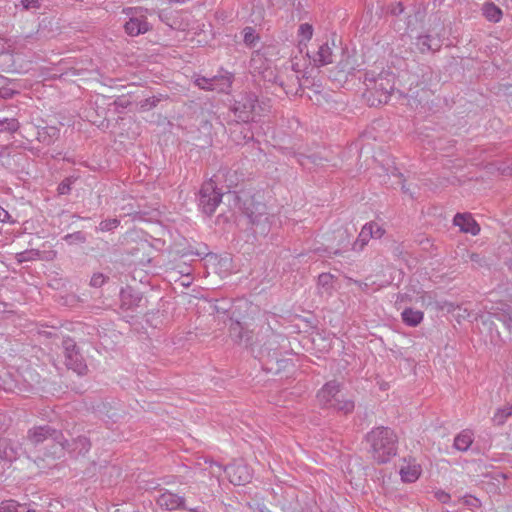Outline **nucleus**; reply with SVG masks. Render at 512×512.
<instances>
[{
	"mask_svg": "<svg viewBox=\"0 0 512 512\" xmlns=\"http://www.w3.org/2000/svg\"><path fill=\"white\" fill-rule=\"evenodd\" d=\"M366 440L370 446L369 451L377 463H387L396 455L397 436L392 429L377 427L367 434Z\"/></svg>",
	"mask_w": 512,
	"mask_h": 512,
	"instance_id": "f257e3e1",
	"label": "nucleus"
},
{
	"mask_svg": "<svg viewBox=\"0 0 512 512\" xmlns=\"http://www.w3.org/2000/svg\"><path fill=\"white\" fill-rule=\"evenodd\" d=\"M365 97L371 106L386 104L394 91L395 75L390 71H381L375 74L372 71L365 73Z\"/></svg>",
	"mask_w": 512,
	"mask_h": 512,
	"instance_id": "f03ea898",
	"label": "nucleus"
},
{
	"mask_svg": "<svg viewBox=\"0 0 512 512\" xmlns=\"http://www.w3.org/2000/svg\"><path fill=\"white\" fill-rule=\"evenodd\" d=\"M316 397L322 408L334 409L344 414L351 413L355 407L354 401L343 395L340 383L334 380L327 382Z\"/></svg>",
	"mask_w": 512,
	"mask_h": 512,
	"instance_id": "7ed1b4c3",
	"label": "nucleus"
},
{
	"mask_svg": "<svg viewBox=\"0 0 512 512\" xmlns=\"http://www.w3.org/2000/svg\"><path fill=\"white\" fill-rule=\"evenodd\" d=\"M49 439L55 444L52 447L53 451L47 453L46 456L53 458L60 457L68 444V440L64 438L61 431L53 429L48 425H44L31 428L27 434L28 443L34 447Z\"/></svg>",
	"mask_w": 512,
	"mask_h": 512,
	"instance_id": "20e7f679",
	"label": "nucleus"
},
{
	"mask_svg": "<svg viewBox=\"0 0 512 512\" xmlns=\"http://www.w3.org/2000/svg\"><path fill=\"white\" fill-rule=\"evenodd\" d=\"M264 102H259L257 95L252 92H244L235 100L234 113L243 122L255 121L266 111Z\"/></svg>",
	"mask_w": 512,
	"mask_h": 512,
	"instance_id": "39448f33",
	"label": "nucleus"
},
{
	"mask_svg": "<svg viewBox=\"0 0 512 512\" xmlns=\"http://www.w3.org/2000/svg\"><path fill=\"white\" fill-rule=\"evenodd\" d=\"M223 194L217 189L213 179L205 182L200 191L198 205L203 213L212 215L221 203Z\"/></svg>",
	"mask_w": 512,
	"mask_h": 512,
	"instance_id": "423d86ee",
	"label": "nucleus"
},
{
	"mask_svg": "<svg viewBox=\"0 0 512 512\" xmlns=\"http://www.w3.org/2000/svg\"><path fill=\"white\" fill-rule=\"evenodd\" d=\"M62 345L64 349L65 365L67 368L78 375H85L88 371V367L75 341L72 338L67 337L63 340Z\"/></svg>",
	"mask_w": 512,
	"mask_h": 512,
	"instance_id": "0eeeda50",
	"label": "nucleus"
},
{
	"mask_svg": "<svg viewBox=\"0 0 512 512\" xmlns=\"http://www.w3.org/2000/svg\"><path fill=\"white\" fill-rule=\"evenodd\" d=\"M124 13L129 17L124 24L125 32L132 37L145 34L151 28L142 8H127Z\"/></svg>",
	"mask_w": 512,
	"mask_h": 512,
	"instance_id": "6e6552de",
	"label": "nucleus"
},
{
	"mask_svg": "<svg viewBox=\"0 0 512 512\" xmlns=\"http://www.w3.org/2000/svg\"><path fill=\"white\" fill-rule=\"evenodd\" d=\"M194 83L202 90L226 93L232 85V75H220L212 78L198 76L195 78Z\"/></svg>",
	"mask_w": 512,
	"mask_h": 512,
	"instance_id": "1a4fd4ad",
	"label": "nucleus"
},
{
	"mask_svg": "<svg viewBox=\"0 0 512 512\" xmlns=\"http://www.w3.org/2000/svg\"><path fill=\"white\" fill-rule=\"evenodd\" d=\"M491 317H495L499 321H502L509 330H512V311L510 305L500 303L496 307H493L492 311L486 316H481L483 327L490 331L492 330L493 325V322L490 319Z\"/></svg>",
	"mask_w": 512,
	"mask_h": 512,
	"instance_id": "9d476101",
	"label": "nucleus"
},
{
	"mask_svg": "<svg viewBox=\"0 0 512 512\" xmlns=\"http://www.w3.org/2000/svg\"><path fill=\"white\" fill-rule=\"evenodd\" d=\"M229 481L234 485H245L250 482L252 473L246 464H231L225 467Z\"/></svg>",
	"mask_w": 512,
	"mask_h": 512,
	"instance_id": "9b49d317",
	"label": "nucleus"
},
{
	"mask_svg": "<svg viewBox=\"0 0 512 512\" xmlns=\"http://www.w3.org/2000/svg\"><path fill=\"white\" fill-rule=\"evenodd\" d=\"M157 504L168 511L185 508V498L176 493L166 490L157 497Z\"/></svg>",
	"mask_w": 512,
	"mask_h": 512,
	"instance_id": "f8f14e48",
	"label": "nucleus"
},
{
	"mask_svg": "<svg viewBox=\"0 0 512 512\" xmlns=\"http://www.w3.org/2000/svg\"><path fill=\"white\" fill-rule=\"evenodd\" d=\"M20 372L6 371L0 374V389L6 392L23 393L26 388L19 383Z\"/></svg>",
	"mask_w": 512,
	"mask_h": 512,
	"instance_id": "ddd939ff",
	"label": "nucleus"
},
{
	"mask_svg": "<svg viewBox=\"0 0 512 512\" xmlns=\"http://www.w3.org/2000/svg\"><path fill=\"white\" fill-rule=\"evenodd\" d=\"M20 445L11 439H0V459L8 462L16 460L20 455Z\"/></svg>",
	"mask_w": 512,
	"mask_h": 512,
	"instance_id": "4468645a",
	"label": "nucleus"
},
{
	"mask_svg": "<svg viewBox=\"0 0 512 512\" xmlns=\"http://www.w3.org/2000/svg\"><path fill=\"white\" fill-rule=\"evenodd\" d=\"M307 56L312 60L315 66H324L333 62V51L328 42L321 44L313 55L307 52Z\"/></svg>",
	"mask_w": 512,
	"mask_h": 512,
	"instance_id": "2eb2a0df",
	"label": "nucleus"
},
{
	"mask_svg": "<svg viewBox=\"0 0 512 512\" xmlns=\"http://www.w3.org/2000/svg\"><path fill=\"white\" fill-rule=\"evenodd\" d=\"M454 225L458 226L460 230L464 233H470L472 235H477L480 232V227L473 219L470 214H456L454 217Z\"/></svg>",
	"mask_w": 512,
	"mask_h": 512,
	"instance_id": "dca6fc26",
	"label": "nucleus"
},
{
	"mask_svg": "<svg viewBox=\"0 0 512 512\" xmlns=\"http://www.w3.org/2000/svg\"><path fill=\"white\" fill-rule=\"evenodd\" d=\"M245 214L252 223L261 221L262 216L266 214V206L260 202H255L253 198L245 201Z\"/></svg>",
	"mask_w": 512,
	"mask_h": 512,
	"instance_id": "f3484780",
	"label": "nucleus"
},
{
	"mask_svg": "<svg viewBox=\"0 0 512 512\" xmlns=\"http://www.w3.org/2000/svg\"><path fill=\"white\" fill-rule=\"evenodd\" d=\"M415 46L421 53L435 52L440 49L441 43L430 35H421L416 39Z\"/></svg>",
	"mask_w": 512,
	"mask_h": 512,
	"instance_id": "a211bd4d",
	"label": "nucleus"
},
{
	"mask_svg": "<svg viewBox=\"0 0 512 512\" xmlns=\"http://www.w3.org/2000/svg\"><path fill=\"white\" fill-rule=\"evenodd\" d=\"M91 448L90 440L85 436H79L73 442L66 445L64 450H69V452L74 453L75 455H85Z\"/></svg>",
	"mask_w": 512,
	"mask_h": 512,
	"instance_id": "6ab92c4d",
	"label": "nucleus"
},
{
	"mask_svg": "<svg viewBox=\"0 0 512 512\" xmlns=\"http://www.w3.org/2000/svg\"><path fill=\"white\" fill-rule=\"evenodd\" d=\"M424 318V314L420 310H414L412 308H406L401 313L402 321L410 327L418 326Z\"/></svg>",
	"mask_w": 512,
	"mask_h": 512,
	"instance_id": "aec40b11",
	"label": "nucleus"
},
{
	"mask_svg": "<svg viewBox=\"0 0 512 512\" xmlns=\"http://www.w3.org/2000/svg\"><path fill=\"white\" fill-rule=\"evenodd\" d=\"M474 434L471 430L465 429L454 439V447L459 451H467L473 442Z\"/></svg>",
	"mask_w": 512,
	"mask_h": 512,
	"instance_id": "412c9836",
	"label": "nucleus"
},
{
	"mask_svg": "<svg viewBox=\"0 0 512 512\" xmlns=\"http://www.w3.org/2000/svg\"><path fill=\"white\" fill-rule=\"evenodd\" d=\"M20 377L23 379V383L20 384L26 388L23 390V393L31 391L40 383L39 374L35 373L31 369H25L23 372H20Z\"/></svg>",
	"mask_w": 512,
	"mask_h": 512,
	"instance_id": "4be33fe9",
	"label": "nucleus"
},
{
	"mask_svg": "<svg viewBox=\"0 0 512 512\" xmlns=\"http://www.w3.org/2000/svg\"><path fill=\"white\" fill-rule=\"evenodd\" d=\"M420 474L421 467L417 464H408L400 469L401 479L407 483L415 482L419 478Z\"/></svg>",
	"mask_w": 512,
	"mask_h": 512,
	"instance_id": "5701e85b",
	"label": "nucleus"
},
{
	"mask_svg": "<svg viewBox=\"0 0 512 512\" xmlns=\"http://www.w3.org/2000/svg\"><path fill=\"white\" fill-rule=\"evenodd\" d=\"M277 83L281 86L286 94H292L298 92V87L300 86L299 78L297 75L292 74L288 81H284L281 75L276 78Z\"/></svg>",
	"mask_w": 512,
	"mask_h": 512,
	"instance_id": "b1692460",
	"label": "nucleus"
},
{
	"mask_svg": "<svg viewBox=\"0 0 512 512\" xmlns=\"http://www.w3.org/2000/svg\"><path fill=\"white\" fill-rule=\"evenodd\" d=\"M313 36V27L309 23H303L299 26L298 29V37H299V47L300 50L303 51L304 48H307V43L311 40Z\"/></svg>",
	"mask_w": 512,
	"mask_h": 512,
	"instance_id": "393cba45",
	"label": "nucleus"
},
{
	"mask_svg": "<svg viewBox=\"0 0 512 512\" xmlns=\"http://www.w3.org/2000/svg\"><path fill=\"white\" fill-rule=\"evenodd\" d=\"M483 15L488 21L497 23L502 18V10L494 3H485L482 7Z\"/></svg>",
	"mask_w": 512,
	"mask_h": 512,
	"instance_id": "a878e982",
	"label": "nucleus"
},
{
	"mask_svg": "<svg viewBox=\"0 0 512 512\" xmlns=\"http://www.w3.org/2000/svg\"><path fill=\"white\" fill-rule=\"evenodd\" d=\"M371 225H364L353 244V250L361 251L372 238Z\"/></svg>",
	"mask_w": 512,
	"mask_h": 512,
	"instance_id": "bb28decb",
	"label": "nucleus"
},
{
	"mask_svg": "<svg viewBox=\"0 0 512 512\" xmlns=\"http://www.w3.org/2000/svg\"><path fill=\"white\" fill-rule=\"evenodd\" d=\"M41 258V252L37 249H28L15 254L17 263L36 261Z\"/></svg>",
	"mask_w": 512,
	"mask_h": 512,
	"instance_id": "cd10ccee",
	"label": "nucleus"
},
{
	"mask_svg": "<svg viewBox=\"0 0 512 512\" xmlns=\"http://www.w3.org/2000/svg\"><path fill=\"white\" fill-rule=\"evenodd\" d=\"M510 416H512V406L507 407V408L498 409L495 412V414L492 418V421L495 425L501 426L506 422V420Z\"/></svg>",
	"mask_w": 512,
	"mask_h": 512,
	"instance_id": "c85d7f7f",
	"label": "nucleus"
},
{
	"mask_svg": "<svg viewBox=\"0 0 512 512\" xmlns=\"http://www.w3.org/2000/svg\"><path fill=\"white\" fill-rule=\"evenodd\" d=\"M120 224V220L117 218L105 219L99 223L97 231L109 232L117 228Z\"/></svg>",
	"mask_w": 512,
	"mask_h": 512,
	"instance_id": "c756f323",
	"label": "nucleus"
},
{
	"mask_svg": "<svg viewBox=\"0 0 512 512\" xmlns=\"http://www.w3.org/2000/svg\"><path fill=\"white\" fill-rule=\"evenodd\" d=\"M19 123L14 118H4L0 120V131L14 132L18 129Z\"/></svg>",
	"mask_w": 512,
	"mask_h": 512,
	"instance_id": "7c9ffc66",
	"label": "nucleus"
},
{
	"mask_svg": "<svg viewBox=\"0 0 512 512\" xmlns=\"http://www.w3.org/2000/svg\"><path fill=\"white\" fill-rule=\"evenodd\" d=\"M209 467L208 468H204L202 469L201 471L202 472H205L206 470H208L209 474L217 479H219L222 475V472L224 471L225 472V467H223L221 464L217 463V462H214V461H209Z\"/></svg>",
	"mask_w": 512,
	"mask_h": 512,
	"instance_id": "2f4dec72",
	"label": "nucleus"
},
{
	"mask_svg": "<svg viewBox=\"0 0 512 512\" xmlns=\"http://www.w3.org/2000/svg\"><path fill=\"white\" fill-rule=\"evenodd\" d=\"M333 283V276L329 273H322L318 276V285L325 289L327 293L330 292Z\"/></svg>",
	"mask_w": 512,
	"mask_h": 512,
	"instance_id": "473e14b6",
	"label": "nucleus"
},
{
	"mask_svg": "<svg viewBox=\"0 0 512 512\" xmlns=\"http://www.w3.org/2000/svg\"><path fill=\"white\" fill-rule=\"evenodd\" d=\"M230 336L236 341L243 339V327L239 321H235L230 326Z\"/></svg>",
	"mask_w": 512,
	"mask_h": 512,
	"instance_id": "72a5a7b5",
	"label": "nucleus"
},
{
	"mask_svg": "<svg viewBox=\"0 0 512 512\" xmlns=\"http://www.w3.org/2000/svg\"><path fill=\"white\" fill-rule=\"evenodd\" d=\"M64 239L70 244H72L74 242L84 243L86 241V237L84 236V234L81 231L67 234L64 237Z\"/></svg>",
	"mask_w": 512,
	"mask_h": 512,
	"instance_id": "f704fd0d",
	"label": "nucleus"
},
{
	"mask_svg": "<svg viewBox=\"0 0 512 512\" xmlns=\"http://www.w3.org/2000/svg\"><path fill=\"white\" fill-rule=\"evenodd\" d=\"M365 225H371V234L374 239H380L385 234L384 228L376 222H369Z\"/></svg>",
	"mask_w": 512,
	"mask_h": 512,
	"instance_id": "c9c22d12",
	"label": "nucleus"
},
{
	"mask_svg": "<svg viewBox=\"0 0 512 512\" xmlns=\"http://www.w3.org/2000/svg\"><path fill=\"white\" fill-rule=\"evenodd\" d=\"M258 37L255 35V31L251 27H246L244 29V42L250 46L254 45L255 41Z\"/></svg>",
	"mask_w": 512,
	"mask_h": 512,
	"instance_id": "e433bc0d",
	"label": "nucleus"
},
{
	"mask_svg": "<svg viewBox=\"0 0 512 512\" xmlns=\"http://www.w3.org/2000/svg\"><path fill=\"white\" fill-rule=\"evenodd\" d=\"M17 501L5 500L0 503V512H15Z\"/></svg>",
	"mask_w": 512,
	"mask_h": 512,
	"instance_id": "4c0bfd02",
	"label": "nucleus"
},
{
	"mask_svg": "<svg viewBox=\"0 0 512 512\" xmlns=\"http://www.w3.org/2000/svg\"><path fill=\"white\" fill-rule=\"evenodd\" d=\"M17 501L5 500L0 503V512H15Z\"/></svg>",
	"mask_w": 512,
	"mask_h": 512,
	"instance_id": "58836bf2",
	"label": "nucleus"
},
{
	"mask_svg": "<svg viewBox=\"0 0 512 512\" xmlns=\"http://www.w3.org/2000/svg\"><path fill=\"white\" fill-rule=\"evenodd\" d=\"M106 279L107 278L102 273H95L91 277L90 285L99 288L106 282Z\"/></svg>",
	"mask_w": 512,
	"mask_h": 512,
	"instance_id": "ea45409f",
	"label": "nucleus"
},
{
	"mask_svg": "<svg viewBox=\"0 0 512 512\" xmlns=\"http://www.w3.org/2000/svg\"><path fill=\"white\" fill-rule=\"evenodd\" d=\"M44 0H22V6L27 9H39L42 7Z\"/></svg>",
	"mask_w": 512,
	"mask_h": 512,
	"instance_id": "a19ab883",
	"label": "nucleus"
},
{
	"mask_svg": "<svg viewBox=\"0 0 512 512\" xmlns=\"http://www.w3.org/2000/svg\"><path fill=\"white\" fill-rule=\"evenodd\" d=\"M160 102V98L153 96L150 98H146L145 100L141 101V108L144 110H149L157 105V103Z\"/></svg>",
	"mask_w": 512,
	"mask_h": 512,
	"instance_id": "79ce46f5",
	"label": "nucleus"
},
{
	"mask_svg": "<svg viewBox=\"0 0 512 512\" xmlns=\"http://www.w3.org/2000/svg\"><path fill=\"white\" fill-rule=\"evenodd\" d=\"M18 92L10 87L3 86L0 88V97L3 99H11Z\"/></svg>",
	"mask_w": 512,
	"mask_h": 512,
	"instance_id": "37998d69",
	"label": "nucleus"
},
{
	"mask_svg": "<svg viewBox=\"0 0 512 512\" xmlns=\"http://www.w3.org/2000/svg\"><path fill=\"white\" fill-rule=\"evenodd\" d=\"M435 498L440 501L441 503H447L450 501V495L445 492L444 490H437L434 493Z\"/></svg>",
	"mask_w": 512,
	"mask_h": 512,
	"instance_id": "c03bdc74",
	"label": "nucleus"
},
{
	"mask_svg": "<svg viewBox=\"0 0 512 512\" xmlns=\"http://www.w3.org/2000/svg\"><path fill=\"white\" fill-rule=\"evenodd\" d=\"M70 190L71 188L68 180L61 182L57 188V191L60 195L68 194Z\"/></svg>",
	"mask_w": 512,
	"mask_h": 512,
	"instance_id": "a18cd8bd",
	"label": "nucleus"
},
{
	"mask_svg": "<svg viewBox=\"0 0 512 512\" xmlns=\"http://www.w3.org/2000/svg\"><path fill=\"white\" fill-rule=\"evenodd\" d=\"M128 296L134 298V300L136 302L135 305L139 306L140 302L142 301V297L140 295H138V294L134 296V295H132L130 293L129 294L128 293H123L122 294V299H123L122 301H123L124 305L127 304L126 299H127Z\"/></svg>",
	"mask_w": 512,
	"mask_h": 512,
	"instance_id": "49530a36",
	"label": "nucleus"
},
{
	"mask_svg": "<svg viewBox=\"0 0 512 512\" xmlns=\"http://www.w3.org/2000/svg\"><path fill=\"white\" fill-rule=\"evenodd\" d=\"M10 218H11L10 214L5 209L0 207V222L1 223L9 222Z\"/></svg>",
	"mask_w": 512,
	"mask_h": 512,
	"instance_id": "de8ad7c7",
	"label": "nucleus"
},
{
	"mask_svg": "<svg viewBox=\"0 0 512 512\" xmlns=\"http://www.w3.org/2000/svg\"><path fill=\"white\" fill-rule=\"evenodd\" d=\"M15 512H36L34 509H29L26 504H20L17 502Z\"/></svg>",
	"mask_w": 512,
	"mask_h": 512,
	"instance_id": "09e8293b",
	"label": "nucleus"
},
{
	"mask_svg": "<svg viewBox=\"0 0 512 512\" xmlns=\"http://www.w3.org/2000/svg\"><path fill=\"white\" fill-rule=\"evenodd\" d=\"M469 258H470V261H471V262H474V263H477L478 265H481V261H482V259H481V257H480V255H479V254L471 253V254L469 255Z\"/></svg>",
	"mask_w": 512,
	"mask_h": 512,
	"instance_id": "8fccbe9b",
	"label": "nucleus"
},
{
	"mask_svg": "<svg viewBox=\"0 0 512 512\" xmlns=\"http://www.w3.org/2000/svg\"><path fill=\"white\" fill-rule=\"evenodd\" d=\"M403 10H404V9H403L402 4H401V3H397V6H396L394 9H392V11H391V12H392L393 14L397 15V14L402 13V12H403Z\"/></svg>",
	"mask_w": 512,
	"mask_h": 512,
	"instance_id": "3c124183",
	"label": "nucleus"
},
{
	"mask_svg": "<svg viewBox=\"0 0 512 512\" xmlns=\"http://www.w3.org/2000/svg\"><path fill=\"white\" fill-rule=\"evenodd\" d=\"M502 5L506 6L507 8H512V0H497Z\"/></svg>",
	"mask_w": 512,
	"mask_h": 512,
	"instance_id": "603ef678",
	"label": "nucleus"
},
{
	"mask_svg": "<svg viewBox=\"0 0 512 512\" xmlns=\"http://www.w3.org/2000/svg\"><path fill=\"white\" fill-rule=\"evenodd\" d=\"M402 191L406 194H409L411 197H413V192L410 190L409 187H407L405 184L402 185Z\"/></svg>",
	"mask_w": 512,
	"mask_h": 512,
	"instance_id": "864d4df0",
	"label": "nucleus"
},
{
	"mask_svg": "<svg viewBox=\"0 0 512 512\" xmlns=\"http://www.w3.org/2000/svg\"><path fill=\"white\" fill-rule=\"evenodd\" d=\"M499 336L500 335H499L498 331H496L495 335L491 334V338H490L491 342H495L499 338Z\"/></svg>",
	"mask_w": 512,
	"mask_h": 512,
	"instance_id": "5fc2aeb1",
	"label": "nucleus"
},
{
	"mask_svg": "<svg viewBox=\"0 0 512 512\" xmlns=\"http://www.w3.org/2000/svg\"><path fill=\"white\" fill-rule=\"evenodd\" d=\"M405 297H406V295H404V294H399V295L397 296V302H398V301H404Z\"/></svg>",
	"mask_w": 512,
	"mask_h": 512,
	"instance_id": "6e6d98bb",
	"label": "nucleus"
},
{
	"mask_svg": "<svg viewBox=\"0 0 512 512\" xmlns=\"http://www.w3.org/2000/svg\"><path fill=\"white\" fill-rule=\"evenodd\" d=\"M189 512H204V511H200L198 510L197 508H190L188 509Z\"/></svg>",
	"mask_w": 512,
	"mask_h": 512,
	"instance_id": "4d7b16f0",
	"label": "nucleus"
},
{
	"mask_svg": "<svg viewBox=\"0 0 512 512\" xmlns=\"http://www.w3.org/2000/svg\"><path fill=\"white\" fill-rule=\"evenodd\" d=\"M50 129H51V131H52V136H55V135H57V134H58L57 129H55V128H50Z\"/></svg>",
	"mask_w": 512,
	"mask_h": 512,
	"instance_id": "13d9d810",
	"label": "nucleus"
},
{
	"mask_svg": "<svg viewBox=\"0 0 512 512\" xmlns=\"http://www.w3.org/2000/svg\"><path fill=\"white\" fill-rule=\"evenodd\" d=\"M69 1H70V2H72V3H80V2H82L83 0H69Z\"/></svg>",
	"mask_w": 512,
	"mask_h": 512,
	"instance_id": "bf43d9fd",
	"label": "nucleus"
},
{
	"mask_svg": "<svg viewBox=\"0 0 512 512\" xmlns=\"http://www.w3.org/2000/svg\"><path fill=\"white\" fill-rule=\"evenodd\" d=\"M18 379H19V383H23V379L21 377H19Z\"/></svg>",
	"mask_w": 512,
	"mask_h": 512,
	"instance_id": "052dcab7",
	"label": "nucleus"
},
{
	"mask_svg": "<svg viewBox=\"0 0 512 512\" xmlns=\"http://www.w3.org/2000/svg\"><path fill=\"white\" fill-rule=\"evenodd\" d=\"M3 50H4V47H2V49H0V53H2V52H3Z\"/></svg>",
	"mask_w": 512,
	"mask_h": 512,
	"instance_id": "680f3d73",
	"label": "nucleus"
},
{
	"mask_svg": "<svg viewBox=\"0 0 512 512\" xmlns=\"http://www.w3.org/2000/svg\"><path fill=\"white\" fill-rule=\"evenodd\" d=\"M2 78V76L0 75V79Z\"/></svg>",
	"mask_w": 512,
	"mask_h": 512,
	"instance_id": "e2e57ef3",
	"label": "nucleus"
}]
</instances>
